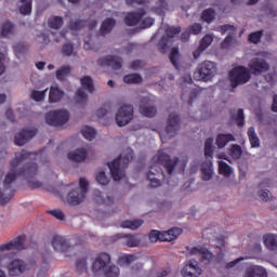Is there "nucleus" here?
I'll return each instance as SVG.
<instances>
[{
	"mask_svg": "<svg viewBox=\"0 0 277 277\" xmlns=\"http://www.w3.org/2000/svg\"><path fill=\"white\" fill-rule=\"evenodd\" d=\"M42 151H37L36 154L29 153L27 150H22L15 155V158L10 162V172L5 175L3 182V192L0 190V205H8L16 192L12 185L16 181L17 176H24L25 179H31L38 174V164L36 162H28L22 169H17L21 166V161L25 159H30L31 156L37 157Z\"/></svg>",
	"mask_w": 277,
	"mask_h": 277,
	"instance_id": "1",
	"label": "nucleus"
},
{
	"mask_svg": "<svg viewBox=\"0 0 277 277\" xmlns=\"http://www.w3.org/2000/svg\"><path fill=\"white\" fill-rule=\"evenodd\" d=\"M177 163V157L172 159L170 158V155L163 153V150H158V161L150 167V170L147 173V181H149L150 187L161 186V180L159 179H161V176L164 177L166 174L163 173V169H161L160 166H163L168 174H173Z\"/></svg>",
	"mask_w": 277,
	"mask_h": 277,
	"instance_id": "2",
	"label": "nucleus"
},
{
	"mask_svg": "<svg viewBox=\"0 0 277 277\" xmlns=\"http://www.w3.org/2000/svg\"><path fill=\"white\" fill-rule=\"evenodd\" d=\"M111 255L108 253L102 252L100 253L92 265L93 274H100V272H104L105 277H119L120 276V267L117 265H110Z\"/></svg>",
	"mask_w": 277,
	"mask_h": 277,
	"instance_id": "3",
	"label": "nucleus"
},
{
	"mask_svg": "<svg viewBox=\"0 0 277 277\" xmlns=\"http://www.w3.org/2000/svg\"><path fill=\"white\" fill-rule=\"evenodd\" d=\"M124 24L128 27H136V25H140L141 29H148L155 25V18L146 16L144 9H138L137 11L127 13Z\"/></svg>",
	"mask_w": 277,
	"mask_h": 277,
	"instance_id": "4",
	"label": "nucleus"
},
{
	"mask_svg": "<svg viewBox=\"0 0 277 277\" xmlns=\"http://www.w3.org/2000/svg\"><path fill=\"white\" fill-rule=\"evenodd\" d=\"M131 159H133V156L131 154H128L123 158L122 156H119L116 159H114L110 163L107 162L114 181H122V179H124V170L129 168Z\"/></svg>",
	"mask_w": 277,
	"mask_h": 277,
	"instance_id": "5",
	"label": "nucleus"
},
{
	"mask_svg": "<svg viewBox=\"0 0 277 277\" xmlns=\"http://www.w3.org/2000/svg\"><path fill=\"white\" fill-rule=\"evenodd\" d=\"M89 186H90V183H88L84 177H80V181H79L80 188L76 186L67 195L68 205H71V207H77V205H81V202H83V200L85 199V194H88Z\"/></svg>",
	"mask_w": 277,
	"mask_h": 277,
	"instance_id": "6",
	"label": "nucleus"
},
{
	"mask_svg": "<svg viewBox=\"0 0 277 277\" xmlns=\"http://www.w3.org/2000/svg\"><path fill=\"white\" fill-rule=\"evenodd\" d=\"M217 72V67L215 63L211 61H205L197 66L196 71L194 72V79L196 81H211Z\"/></svg>",
	"mask_w": 277,
	"mask_h": 277,
	"instance_id": "7",
	"label": "nucleus"
},
{
	"mask_svg": "<svg viewBox=\"0 0 277 277\" xmlns=\"http://www.w3.org/2000/svg\"><path fill=\"white\" fill-rule=\"evenodd\" d=\"M181 129V117L177 114L171 113L168 117L167 127L164 132H160L161 142H166L167 140H172Z\"/></svg>",
	"mask_w": 277,
	"mask_h": 277,
	"instance_id": "8",
	"label": "nucleus"
},
{
	"mask_svg": "<svg viewBox=\"0 0 277 277\" xmlns=\"http://www.w3.org/2000/svg\"><path fill=\"white\" fill-rule=\"evenodd\" d=\"M250 70L245 66L234 67L229 71V80L232 83V88H237L238 85H243V83H248L251 79Z\"/></svg>",
	"mask_w": 277,
	"mask_h": 277,
	"instance_id": "9",
	"label": "nucleus"
},
{
	"mask_svg": "<svg viewBox=\"0 0 277 277\" xmlns=\"http://www.w3.org/2000/svg\"><path fill=\"white\" fill-rule=\"evenodd\" d=\"M68 120H70V113L64 109L51 110L45 115V122L50 127H64Z\"/></svg>",
	"mask_w": 277,
	"mask_h": 277,
	"instance_id": "10",
	"label": "nucleus"
},
{
	"mask_svg": "<svg viewBox=\"0 0 277 277\" xmlns=\"http://www.w3.org/2000/svg\"><path fill=\"white\" fill-rule=\"evenodd\" d=\"M115 120L118 127H127L133 120V106H121L116 114Z\"/></svg>",
	"mask_w": 277,
	"mask_h": 277,
	"instance_id": "11",
	"label": "nucleus"
},
{
	"mask_svg": "<svg viewBox=\"0 0 277 277\" xmlns=\"http://www.w3.org/2000/svg\"><path fill=\"white\" fill-rule=\"evenodd\" d=\"M164 36L161 37L158 42V49L160 53H168V42H170V38H174V36H179L181 34V26H168L164 30Z\"/></svg>",
	"mask_w": 277,
	"mask_h": 277,
	"instance_id": "12",
	"label": "nucleus"
},
{
	"mask_svg": "<svg viewBox=\"0 0 277 277\" xmlns=\"http://www.w3.org/2000/svg\"><path fill=\"white\" fill-rule=\"evenodd\" d=\"M138 111L142 116H145V118H155V116H157V106H155L151 98L143 97L141 100Z\"/></svg>",
	"mask_w": 277,
	"mask_h": 277,
	"instance_id": "13",
	"label": "nucleus"
},
{
	"mask_svg": "<svg viewBox=\"0 0 277 277\" xmlns=\"http://www.w3.org/2000/svg\"><path fill=\"white\" fill-rule=\"evenodd\" d=\"M248 68L252 75H262V72L269 70V64L264 58L255 57L249 62Z\"/></svg>",
	"mask_w": 277,
	"mask_h": 277,
	"instance_id": "14",
	"label": "nucleus"
},
{
	"mask_svg": "<svg viewBox=\"0 0 277 277\" xmlns=\"http://www.w3.org/2000/svg\"><path fill=\"white\" fill-rule=\"evenodd\" d=\"M6 269L10 276H21L29 269V265L23 260L15 259L8 264Z\"/></svg>",
	"mask_w": 277,
	"mask_h": 277,
	"instance_id": "15",
	"label": "nucleus"
},
{
	"mask_svg": "<svg viewBox=\"0 0 277 277\" xmlns=\"http://www.w3.org/2000/svg\"><path fill=\"white\" fill-rule=\"evenodd\" d=\"M25 235L17 236L15 239L0 245V252H10V250H25Z\"/></svg>",
	"mask_w": 277,
	"mask_h": 277,
	"instance_id": "16",
	"label": "nucleus"
},
{
	"mask_svg": "<svg viewBox=\"0 0 277 277\" xmlns=\"http://www.w3.org/2000/svg\"><path fill=\"white\" fill-rule=\"evenodd\" d=\"M183 277H198L202 274V268L198 265V261L190 260L181 271Z\"/></svg>",
	"mask_w": 277,
	"mask_h": 277,
	"instance_id": "17",
	"label": "nucleus"
},
{
	"mask_svg": "<svg viewBox=\"0 0 277 277\" xmlns=\"http://www.w3.org/2000/svg\"><path fill=\"white\" fill-rule=\"evenodd\" d=\"M98 66H110L113 70H120L122 68V58L120 56L108 55L97 61Z\"/></svg>",
	"mask_w": 277,
	"mask_h": 277,
	"instance_id": "18",
	"label": "nucleus"
},
{
	"mask_svg": "<svg viewBox=\"0 0 277 277\" xmlns=\"http://www.w3.org/2000/svg\"><path fill=\"white\" fill-rule=\"evenodd\" d=\"M219 29H220L222 36H224V34H226V31L233 32V34H228L221 43L222 49H228V47H230V44H233V40H234L233 36H235L236 28H235V26H233L230 24H225V25L219 26Z\"/></svg>",
	"mask_w": 277,
	"mask_h": 277,
	"instance_id": "19",
	"label": "nucleus"
},
{
	"mask_svg": "<svg viewBox=\"0 0 277 277\" xmlns=\"http://www.w3.org/2000/svg\"><path fill=\"white\" fill-rule=\"evenodd\" d=\"M51 246L56 252H68L71 248L68 240L60 235H54L52 237Z\"/></svg>",
	"mask_w": 277,
	"mask_h": 277,
	"instance_id": "20",
	"label": "nucleus"
},
{
	"mask_svg": "<svg viewBox=\"0 0 277 277\" xmlns=\"http://www.w3.org/2000/svg\"><path fill=\"white\" fill-rule=\"evenodd\" d=\"M38 130H22L19 133L15 134L16 146H25L29 140L36 137Z\"/></svg>",
	"mask_w": 277,
	"mask_h": 277,
	"instance_id": "21",
	"label": "nucleus"
},
{
	"mask_svg": "<svg viewBox=\"0 0 277 277\" xmlns=\"http://www.w3.org/2000/svg\"><path fill=\"white\" fill-rule=\"evenodd\" d=\"M115 239H123L122 245L128 248H137L140 246L141 240L137 235H129V234H117Z\"/></svg>",
	"mask_w": 277,
	"mask_h": 277,
	"instance_id": "22",
	"label": "nucleus"
},
{
	"mask_svg": "<svg viewBox=\"0 0 277 277\" xmlns=\"http://www.w3.org/2000/svg\"><path fill=\"white\" fill-rule=\"evenodd\" d=\"M190 254H196L197 256H200V261L202 263H211V261H213V254L210 252L209 249L202 246L194 247L190 250Z\"/></svg>",
	"mask_w": 277,
	"mask_h": 277,
	"instance_id": "23",
	"label": "nucleus"
},
{
	"mask_svg": "<svg viewBox=\"0 0 277 277\" xmlns=\"http://www.w3.org/2000/svg\"><path fill=\"white\" fill-rule=\"evenodd\" d=\"M87 157L88 150H85V148L83 147L68 153V159L70 161H75L76 163H81V161H85Z\"/></svg>",
	"mask_w": 277,
	"mask_h": 277,
	"instance_id": "24",
	"label": "nucleus"
},
{
	"mask_svg": "<svg viewBox=\"0 0 277 277\" xmlns=\"http://www.w3.org/2000/svg\"><path fill=\"white\" fill-rule=\"evenodd\" d=\"M202 181H211L213 179V161L206 160L201 164Z\"/></svg>",
	"mask_w": 277,
	"mask_h": 277,
	"instance_id": "25",
	"label": "nucleus"
},
{
	"mask_svg": "<svg viewBox=\"0 0 277 277\" xmlns=\"http://www.w3.org/2000/svg\"><path fill=\"white\" fill-rule=\"evenodd\" d=\"M183 233V229L179 227H173L167 232H160V241H174L179 235Z\"/></svg>",
	"mask_w": 277,
	"mask_h": 277,
	"instance_id": "26",
	"label": "nucleus"
},
{
	"mask_svg": "<svg viewBox=\"0 0 277 277\" xmlns=\"http://www.w3.org/2000/svg\"><path fill=\"white\" fill-rule=\"evenodd\" d=\"M15 31H16V26L10 21H5L0 26V36H1V38H10V36H14Z\"/></svg>",
	"mask_w": 277,
	"mask_h": 277,
	"instance_id": "27",
	"label": "nucleus"
},
{
	"mask_svg": "<svg viewBox=\"0 0 277 277\" xmlns=\"http://www.w3.org/2000/svg\"><path fill=\"white\" fill-rule=\"evenodd\" d=\"M245 277H267V272L262 266H250L246 269Z\"/></svg>",
	"mask_w": 277,
	"mask_h": 277,
	"instance_id": "28",
	"label": "nucleus"
},
{
	"mask_svg": "<svg viewBox=\"0 0 277 277\" xmlns=\"http://www.w3.org/2000/svg\"><path fill=\"white\" fill-rule=\"evenodd\" d=\"M264 245L268 250L277 252V236L274 234H266L263 236Z\"/></svg>",
	"mask_w": 277,
	"mask_h": 277,
	"instance_id": "29",
	"label": "nucleus"
},
{
	"mask_svg": "<svg viewBox=\"0 0 277 277\" xmlns=\"http://www.w3.org/2000/svg\"><path fill=\"white\" fill-rule=\"evenodd\" d=\"M235 135L227 133V134H219L216 136L215 144L217 148H224L228 142H235Z\"/></svg>",
	"mask_w": 277,
	"mask_h": 277,
	"instance_id": "30",
	"label": "nucleus"
},
{
	"mask_svg": "<svg viewBox=\"0 0 277 277\" xmlns=\"http://www.w3.org/2000/svg\"><path fill=\"white\" fill-rule=\"evenodd\" d=\"M64 98V91H62L57 87H51L50 88V94H49V101L51 103H60Z\"/></svg>",
	"mask_w": 277,
	"mask_h": 277,
	"instance_id": "31",
	"label": "nucleus"
},
{
	"mask_svg": "<svg viewBox=\"0 0 277 277\" xmlns=\"http://www.w3.org/2000/svg\"><path fill=\"white\" fill-rule=\"evenodd\" d=\"M116 27V19L108 17L106 18L101 26L100 34L101 36H106V34H110L111 29Z\"/></svg>",
	"mask_w": 277,
	"mask_h": 277,
	"instance_id": "32",
	"label": "nucleus"
},
{
	"mask_svg": "<svg viewBox=\"0 0 277 277\" xmlns=\"http://www.w3.org/2000/svg\"><path fill=\"white\" fill-rule=\"evenodd\" d=\"M248 137L251 148H259V146H261V140H259V135L256 134V130H254V127H250L248 129Z\"/></svg>",
	"mask_w": 277,
	"mask_h": 277,
	"instance_id": "33",
	"label": "nucleus"
},
{
	"mask_svg": "<svg viewBox=\"0 0 277 277\" xmlns=\"http://www.w3.org/2000/svg\"><path fill=\"white\" fill-rule=\"evenodd\" d=\"M142 224H144V221L142 220H133V221L126 220L121 222V228H130V230H137V228L142 226Z\"/></svg>",
	"mask_w": 277,
	"mask_h": 277,
	"instance_id": "34",
	"label": "nucleus"
},
{
	"mask_svg": "<svg viewBox=\"0 0 277 277\" xmlns=\"http://www.w3.org/2000/svg\"><path fill=\"white\" fill-rule=\"evenodd\" d=\"M80 83L83 90H87L90 93L94 92V81H92V77L90 76L82 77L80 79Z\"/></svg>",
	"mask_w": 277,
	"mask_h": 277,
	"instance_id": "35",
	"label": "nucleus"
},
{
	"mask_svg": "<svg viewBox=\"0 0 277 277\" xmlns=\"http://www.w3.org/2000/svg\"><path fill=\"white\" fill-rule=\"evenodd\" d=\"M201 19L205 23H213V21H215V9H206L202 11L201 13Z\"/></svg>",
	"mask_w": 277,
	"mask_h": 277,
	"instance_id": "36",
	"label": "nucleus"
},
{
	"mask_svg": "<svg viewBox=\"0 0 277 277\" xmlns=\"http://www.w3.org/2000/svg\"><path fill=\"white\" fill-rule=\"evenodd\" d=\"M137 261V255L136 254H126L121 255L118 259V265H131V263Z\"/></svg>",
	"mask_w": 277,
	"mask_h": 277,
	"instance_id": "37",
	"label": "nucleus"
},
{
	"mask_svg": "<svg viewBox=\"0 0 277 277\" xmlns=\"http://www.w3.org/2000/svg\"><path fill=\"white\" fill-rule=\"evenodd\" d=\"M219 174L228 179V176L233 174V168H230L225 161H219Z\"/></svg>",
	"mask_w": 277,
	"mask_h": 277,
	"instance_id": "38",
	"label": "nucleus"
},
{
	"mask_svg": "<svg viewBox=\"0 0 277 277\" xmlns=\"http://www.w3.org/2000/svg\"><path fill=\"white\" fill-rule=\"evenodd\" d=\"M13 51L17 60H21L25 53H27V45L23 42H18L13 47Z\"/></svg>",
	"mask_w": 277,
	"mask_h": 277,
	"instance_id": "39",
	"label": "nucleus"
},
{
	"mask_svg": "<svg viewBox=\"0 0 277 277\" xmlns=\"http://www.w3.org/2000/svg\"><path fill=\"white\" fill-rule=\"evenodd\" d=\"M180 52H179V48H172L171 53L169 55V60L172 64V66H174V68H176V70H179V57H180Z\"/></svg>",
	"mask_w": 277,
	"mask_h": 277,
	"instance_id": "40",
	"label": "nucleus"
},
{
	"mask_svg": "<svg viewBox=\"0 0 277 277\" xmlns=\"http://www.w3.org/2000/svg\"><path fill=\"white\" fill-rule=\"evenodd\" d=\"M81 133H82L83 137H85V140H89V142H92V140H94V137H96V130H94L93 128H90L88 126L82 128Z\"/></svg>",
	"mask_w": 277,
	"mask_h": 277,
	"instance_id": "41",
	"label": "nucleus"
},
{
	"mask_svg": "<svg viewBox=\"0 0 277 277\" xmlns=\"http://www.w3.org/2000/svg\"><path fill=\"white\" fill-rule=\"evenodd\" d=\"M70 66L61 67L56 70V79H58V81H64V79L70 75Z\"/></svg>",
	"mask_w": 277,
	"mask_h": 277,
	"instance_id": "42",
	"label": "nucleus"
},
{
	"mask_svg": "<svg viewBox=\"0 0 277 277\" xmlns=\"http://www.w3.org/2000/svg\"><path fill=\"white\" fill-rule=\"evenodd\" d=\"M124 83H142V76L140 74H129L123 77Z\"/></svg>",
	"mask_w": 277,
	"mask_h": 277,
	"instance_id": "43",
	"label": "nucleus"
},
{
	"mask_svg": "<svg viewBox=\"0 0 277 277\" xmlns=\"http://www.w3.org/2000/svg\"><path fill=\"white\" fill-rule=\"evenodd\" d=\"M22 3L23 5L19 6V13L23 16H29V14H31V0H26Z\"/></svg>",
	"mask_w": 277,
	"mask_h": 277,
	"instance_id": "44",
	"label": "nucleus"
},
{
	"mask_svg": "<svg viewBox=\"0 0 277 277\" xmlns=\"http://www.w3.org/2000/svg\"><path fill=\"white\" fill-rule=\"evenodd\" d=\"M229 155L233 159H241V146L237 144H233L229 148Z\"/></svg>",
	"mask_w": 277,
	"mask_h": 277,
	"instance_id": "45",
	"label": "nucleus"
},
{
	"mask_svg": "<svg viewBox=\"0 0 277 277\" xmlns=\"http://www.w3.org/2000/svg\"><path fill=\"white\" fill-rule=\"evenodd\" d=\"M213 42V36L211 35H206L201 40H200V49L201 51H207V49H209V47H211Z\"/></svg>",
	"mask_w": 277,
	"mask_h": 277,
	"instance_id": "46",
	"label": "nucleus"
},
{
	"mask_svg": "<svg viewBox=\"0 0 277 277\" xmlns=\"http://www.w3.org/2000/svg\"><path fill=\"white\" fill-rule=\"evenodd\" d=\"M62 25H64V19L60 16H54L49 19V27H51V29H60Z\"/></svg>",
	"mask_w": 277,
	"mask_h": 277,
	"instance_id": "47",
	"label": "nucleus"
},
{
	"mask_svg": "<svg viewBox=\"0 0 277 277\" xmlns=\"http://www.w3.org/2000/svg\"><path fill=\"white\" fill-rule=\"evenodd\" d=\"M205 156L213 158V138H207L205 142Z\"/></svg>",
	"mask_w": 277,
	"mask_h": 277,
	"instance_id": "48",
	"label": "nucleus"
},
{
	"mask_svg": "<svg viewBox=\"0 0 277 277\" xmlns=\"http://www.w3.org/2000/svg\"><path fill=\"white\" fill-rule=\"evenodd\" d=\"M76 269L79 274L88 272V259L81 258L76 262Z\"/></svg>",
	"mask_w": 277,
	"mask_h": 277,
	"instance_id": "49",
	"label": "nucleus"
},
{
	"mask_svg": "<svg viewBox=\"0 0 277 277\" xmlns=\"http://www.w3.org/2000/svg\"><path fill=\"white\" fill-rule=\"evenodd\" d=\"M261 38H263V30H259L255 32H251L248 36V40L249 42H251L252 44H259V42H261Z\"/></svg>",
	"mask_w": 277,
	"mask_h": 277,
	"instance_id": "50",
	"label": "nucleus"
},
{
	"mask_svg": "<svg viewBox=\"0 0 277 277\" xmlns=\"http://www.w3.org/2000/svg\"><path fill=\"white\" fill-rule=\"evenodd\" d=\"M85 27V21L83 19H78V21H71L69 22V29L71 31H79V29H83Z\"/></svg>",
	"mask_w": 277,
	"mask_h": 277,
	"instance_id": "51",
	"label": "nucleus"
},
{
	"mask_svg": "<svg viewBox=\"0 0 277 277\" xmlns=\"http://www.w3.org/2000/svg\"><path fill=\"white\" fill-rule=\"evenodd\" d=\"M76 96L77 103H80L81 105H85V103H88V94H85V91H83V89H78Z\"/></svg>",
	"mask_w": 277,
	"mask_h": 277,
	"instance_id": "52",
	"label": "nucleus"
},
{
	"mask_svg": "<svg viewBox=\"0 0 277 277\" xmlns=\"http://www.w3.org/2000/svg\"><path fill=\"white\" fill-rule=\"evenodd\" d=\"M149 241L151 243H157V241H161V232L154 229L149 233Z\"/></svg>",
	"mask_w": 277,
	"mask_h": 277,
	"instance_id": "53",
	"label": "nucleus"
},
{
	"mask_svg": "<svg viewBox=\"0 0 277 277\" xmlns=\"http://www.w3.org/2000/svg\"><path fill=\"white\" fill-rule=\"evenodd\" d=\"M188 31L194 36H198L199 34L202 32V25H200L199 23H195L189 26Z\"/></svg>",
	"mask_w": 277,
	"mask_h": 277,
	"instance_id": "54",
	"label": "nucleus"
},
{
	"mask_svg": "<svg viewBox=\"0 0 277 277\" xmlns=\"http://www.w3.org/2000/svg\"><path fill=\"white\" fill-rule=\"evenodd\" d=\"M96 181H97V183H100V185H108L109 184V179L105 174V171H101L96 175Z\"/></svg>",
	"mask_w": 277,
	"mask_h": 277,
	"instance_id": "55",
	"label": "nucleus"
},
{
	"mask_svg": "<svg viewBox=\"0 0 277 277\" xmlns=\"http://www.w3.org/2000/svg\"><path fill=\"white\" fill-rule=\"evenodd\" d=\"M72 51H75V45H72V43H65L62 48L63 55H66L67 57L72 55Z\"/></svg>",
	"mask_w": 277,
	"mask_h": 277,
	"instance_id": "56",
	"label": "nucleus"
},
{
	"mask_svg": "<svg viewBox=\"0 0 277 277\" xmlns=\"http://www.w3.org/2000/svg\"><path fill=\"white\" fill-rule=\"evenodd\" d=\"M31 100L40 103V101H44V91L34 90L31 92Z\"/></svg>",
	"mask_w": 277,
	"mask_h": 277,
	"instance_id": "57",
	"label": "nucleus"
},
{
	"mask_svg": "<svg viewBox=\"0 0 277 277\" xmlns=\"http://www.w3.org/2000/svg\"><path fill=\"white\" fill-rule=\"evenodd\" d=\"M236 124L238 127H243V124H246V120H245V117H243V110L241 108H239L238 111H237Z\"/></svg>",
	"mask_w": 277,
	"mask_h": 277,
	"instance_id": "58",
	"label": "nucleus"
},
{
	"mask_svg": "<svg viewBox=\"0 0 277 277\" xmlns=\"http://www.w3.org/2000/svg\"><path fill=\"white\" fill-rule=\"evenodd\" d=\"M50 213H51V215L56 217V220H64V217H65L64 212H62V210H52V211H50Z\"/></svg>",
	"mask_w": 277,
	"mask_h": 277,
	"instance_id": "59",
	"label": "nucleus"
},
{
	"mask_svg": "<svg viewBox=\"0 0 277 277\" xmlns=\"http://www.w3.org/2000/svg\"><path fill=\"white\" fill-rule=\"evenodd\" d=\"M260 198H261V200H263V202H267V200H269V190L262 189L260 192Z\"/></svg>",
	"mask_w": 277,
	"mask_h": 277,
	"instance_id": "60",
	"label": "nucleus"
},
{
	"mask_svg": "<svg viewBox=\"0 0 277 277\" xmlns=\"http://www.w3.org/2000/svg\"><path fill=\"white\" fill-rule=\"evenodd\" d=\"M241 261H243V258H238V259L227 263L225 265V269H232V267H235V265H237V263H241Z\"/></svg>",
	"mask_w": 277,
	"mask_h": 277,
	"instance_id": "61",
	"label": "nucleus"
},
{
	"mask_svg": "<svg viewBox=\"0 0 277 277\" xmlns=\"http://www.w3.org/2000/svg\"><path fill=\"white\" fill-rule=\"evenodd\" d=\"M168 274H170V267L167 266L166 268H162V269L158 271L156 273V276L157 277H164V276H168Z\"/></svg>",
	"mask_w": 277,
	"mask_h": 277,
	"instance_id": "62",
	"label": "nucleus"
},
{
	"mask_svg": "<svg viewBox=\"0 0 277 277\" xmlns=\"http://www.w3.org/2000/svg\"><path fill=\"white\" fill-rule=\"evenodd\" d=\"M130 68H131L132 70H137V68H142V61H140V60L133 61V62L130 64Z\"/></svg>",
	"mask_w": 277,
	"mask_h": 277,
	"instance_id": "63",
	"label": "nucleus"
},
{
	"mask_svg": "<svg viewBox=\"0 0 277 277\" xmlns=\"http://www.w3.org/2000/svg\"><path fill=\"white\" fill-rule=\"evenodd\" d=\"M195 98H198V91H190L189 98H188V105H193Z\"/></svg>",
	"mask_w": 277,
	"mask_h": 277,
	"instance_id": "64",
	"label": "nucleus"
}]
</instances>
